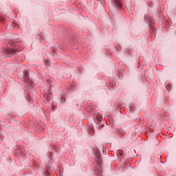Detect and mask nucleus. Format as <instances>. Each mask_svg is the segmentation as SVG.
Instances as JSON below:
<instances>
[{"label": "nucleus", "mask_w": 176, "mask_h": 176, "mask_svg": "<svg viewBox=\"0 0 176 176\" xmlns=\"http://www.w3.org/2000/svg\"><path fill=\"white\" fill-rule=\"evenodd\" d=\"M6 53L8 54V57H12V56L16 53V50L13 49H9L6 51Z\"/></svg>", "instance_id": "nucleus-1"}, {"label": "nucleus", "mask_w": 176, "mask_h": 176, "mask_svg": "<svg viewBox=\"0 0 176 176\" xmlns=\"http://www.w3.org/2000/svg\"><path fill=\"white\" fill-rule=\"evenodd\" d=\"M114 2L118 8H122V3L120 2V0H114Z\"/></svg>", "instance_id": "nucleus-2"}, {"label": "nucleus", "mask_w": 176, "mask_h": 176, "mask_svg": "<svg viewBox=\"0 0 176 176\" xmlns=\"http://www.w3.org/2000/svg\"><path fill=\"white\" fill-rule=\"evenodd\" d=\"M96 164L98 165L101 164V157H100V155L97 156Z\"/></svg>", "instance_id": "nucleus-3"}, {"label": "nucleus", "mask_w": 176, "mask_h": 176, "mask_svg": "<svg viewBox=\"0 0 176 176\" xmlns=\"http://www.w3.org/2000/svg\"><path fill=\"white\" fill-rule=\"evenodd\" d=\"M96 119L98 122H101V120L102 119V117L101 116H97Z\"/></svg>", "instance_id": "nucleus-4"}, {"label": "nucleus", "mask_w": 176, "mask_h": 176, "mask_svg": "<svg viewBox=\"0 0 176 176\" xmlns=\"http://www.w3.org/2000/svg\"><path fill=\"white\" fill-rule=\"evenodd\" d=\"M25 76H28V72H25Z\"/></svg>", "instance_id": "nucleus-5"}]
</instances>
